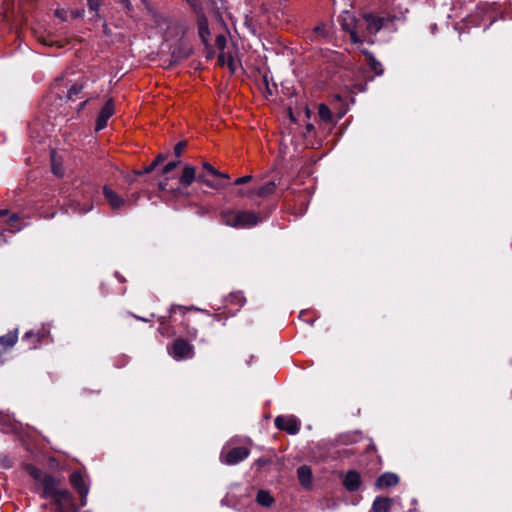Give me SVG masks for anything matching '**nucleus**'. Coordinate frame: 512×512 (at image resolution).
<instances>
[{
	"label": "nucleus",
	"mask_w": 512,
	"mask_h": 512,
	"mask_svg": "<svg viewBox=\"0 0 512 512\" xmlns=\"http://www.w3.org/2000/svg\"><path fill=\"white\" fill-rule=\"evenodd\" d=\"M331 29V23L328 22H322L315 26L313 32L319 33V32H328Z\"/></svg>",
	"instance_id": "nucleus-34"
},
{
	"label": "nucleus",
	"mask_w": 512,
	"mask_h": 512,
	"mask_svg": "<svg viewBox=\"0 0 512 512\" xmlns=\"http://www.w3.org/2000/svg\"><path fill=\"white\" fill-rule=\"evenodd\" d=\"M297 477L300 484L305 488H310L312 485V471L309 466L302 465L297 469Z\"/></svg>",
	"instance_id": "nucleus-23"
},
{
	"label": "nucleus",
	"mask_w": 512,
	"mask_h": 512,
	"mask_svg": "<svg viewBox=\"0 0 512 512\" xmlns=\"http://www.w3.org/2000/svg\"><path fill=\"white\" fill-rule=\"evenodd\" d=\"M186 146V143L181 141V142H178L175 147H174V154L177 156V157H180L184 148Z\"/></svg>",
	"instance_id": "nucleus-36"
},
{
	"label": "nucleus",
	"mask_w": 512,
	"mask_h": 512,
	"mask_svg": "<svg viewBox=\"0 0 512 512\" xmlns=\"http://www.w3.org/2000/svg\"><path fill=\"white\" fill-rule=\"evenodd\" d=\"M252 179V176L251 175H245V176H242V177H239L235 180L234 184L235 185H242V184H246L248 182H250Z\"/></svg>",
	"instance_id": "nucleus-37"
},
{
	"label": "nucleus",
	"mask_w": 512,
	"mask_h": 512,
	"mask_svg": "<svg viewBox=\"0 0 512 512\" xmlns=\"http://www.w3.org/2000/svg\"><path fill=\"white\" fill-rule=\"evenodd\" d=\"M166 156L163 154H159L150 165L145 167L143 171L138 172V174H148L151 173L160 163L165 160Z\"/></svg>",
	"instance_id": "nucleus-33"
},
{
	"label": "nucleus",
	"mask_w": 512,
	"mask_h": 512,
	"mask_svg": "<svg viewBox=\"0 0 512 512\" xmlns=\"http://www.w3.org/2000/svg\"><path fill=\"white\" fill-rule=\"evenodd\" d=\"M394 19L390 17H379L373 14H364L360 20L362 27L365 25L369 32H379L380 30H390L393 28Z\"/></svg>",
	"instance_id": "nucleus-7"
},
{
	"label": "nucleus",
	"mask_w": 512,
	"mask_h": 512,
	"mask_svg": "<svg viewBox=\"0 0 512 512\" xmlns=\"http://www.w3.org/2000/svg\"><path fill=\"white\" fill-rule=\"evenodd\" d=\"M344 437L347 438V439L343 440L345 443L356 442L357 439L359 438V435L357 433H354V434L345 435Z\"/></svg>",
	"instance_id": "nucleus-43"
},
{
	"label": "nucleus",
	"mask_w": 512,
	"mask_h": 512,
	"mask_svg": "<svg viewBox=\"0 0 512 512\" xmlns=\"http://www.w3.org/2000/svg\"><path fill=\"white\" fill-rule=\"evenodd\" d=\"M245 301V297L240 291L231 293L227 298V303L229 305H236L238 307L237 310L244 305Z\"/></svg>",
	"instance_id": "nucleus-29"
},
{
	"label": "nucleus",
	"mask_w": 512,
	"mask_h": 512,
	"mask_svg": "<svg viewBox=\"0 0 512 512\" xmlns=\"http://www.w3.org/2000/svg\"><path fill=\"white\" fill-rule=\"evenodd\" d=\"M393 504V499L388 497H376L373 501L370 512H389Z\"/></svg>",
	"instance_id": "nucleus-21"
},
{
	"label": "nucleus",
	"mask_w": 512,
	"mask_h": 512,
	"mask_svg": "<svg viewBox=\"0 0 512 512\" xmlns=\"http://www.w3.org/2000/svg\"><path fill=\"white\" fill-rule=\"evenodd\" d=\"M87 3L92 11H97L100 6L99 0H87Z\"/></svg>",
	"instance_id": "nucleus-40"
},
{
	"label": "nucleus",
	"mask_w": 512,
	"mask_h": 512,
	"mask_svg": "<svg viewBox=\"0 0 512 512\" xmlns=\"http://www.w3.org/2000/svg\"><path fill=\"white\" fill-rule=\"evenodd\" d=\"M195 11L200 9V5L194 0H187Z\"/></svg>",
	"instance_id": "nucleus-44"
},
{
	"label": "nucleus",
	"mask_w": 512,
	"mask_h": 512,
	"mask_svg": "<svg viewBox=\"0 0 512 512\" xmlns=\"http://www.w3.org/2000/svg\"><path fill=\"white\" fill-rule=\"evenodd\" d=\"M399 477L394 473H384L376 480V486L380 489L397 485Z\"/></svg>",
	"instance_id": "nucleus-22"
},
{
	"label": "nucleus",
	"mask_w": 512,
	"mask_h": 512,
	"mask_svg": "<svg viewBox=\"0 0 512 512\" xmlns=\"http://www.w3.org/2000/svg\"><path fill=\"white\" fill-rule=\"evenodd\" d=\"M318 115L320 119L324 122H331L332 121V113L329 109V107L325 104H320L318 107Z\"/></svg>",
	"instance_id": "nucleus-32"
},
{
	"label": "nucleus",
	"mask_w": 512,
	"mask_h": 512,
	"mask_svg": "<svg viewBox=\"0 0 512 512\" xmlns=\"http://www.w3.org/2000/svg\"><path fill=\"white\" fill-rule=\"evenodd\" d=\"M134 317H135V318H137V319H139V320H141V321H144V322L148 321L147 319L142 318V317H138V316H135V315H134Z\"/></svg>",
	"instance_id": "nucleus-50"
},
{
	"label": "nucleus",
	"mask_w": 512,
	"mask_h": 512,
	"mask_svg": "<svg viewBox=\"0 0 512 512\" xmlns=\"http://www.w3.org/2000/svg\"><path fill=\"white\" fill-rule=\"evenodd\" d=\"M209 30V27H208V23L205 19H200L199 20V32H208Z\"/></svg>",
	"instance_id": "nucleus-42"
},
{
	"label": "nucleus",
	"mask_w": 512,
	"mask_h": 512,
	"mask_svg": "<svg viewBox=\"0 0 512 512\" xmlns=\"http://www.w3.org/2000/svg\"><path fill=\"white\" fill-rule=\"evenodd\" d=\"M362 52L366 55L367 64L371 71H373L375 75L381 76L384 73V68L381 62H379L372 53L365 50H362Z\"/></svg>",
	"instance_id": "nucleus-24"
},
{
	"label": "nucleus",
	"mask_w": 512,
	"mask_h": 512,
	"mask_svg": "<svg viewBox=\"0 0 512 512\" xmlns=\"http://www.w3.org/2000/svg\"><path fill=\"white\" fill-rule=\"evenodd\" d=\"M114 101L112 98L108 99L105 105L100 110L97 120L95 130L100 131L107 126V122L109 118L114 114Z\"/></svg>",
	"instance_id": "nucleus-13"
},
{
	"label": "nucleus",
	"mask_w": 512,
	"mask_h": 512,
	"mask_svg": "<svg viewBox=\"0 0 512 512\" xmlns=\"http://www.w3.org/2000/svg\"><path fill=\"white\" fill-rule=\"evenodd\" d=\"M30 474H31V476H33V478H35L36 480H38V481H41V482H42V478H43V477H42V474H41V471H40V470H38V469H36V468L32 467V468L30 469Z\"/></svg>",
	"instance_id": "nucleus-39"
},
{
	"label": "nucleus",
	"mask_w": 512,
	"mask_h": 512,
	"mask_svg": "<svg viewBox=\"0 0 512 512\" xmlns=\"http://www.w3.org/2000/svg\"><path fill=\"white\" fill-rule=\"evenodd\" d=\"M179 163H180V161H171V162L167 163L163 167L162 174L163 175L169 174L171 171H173L178 166Z\"/></svg>",
	"instance_id": "nucleus-35"
},
{
	"label": "nucleus",
	"mask_w": 512,
	"mask_h": 512,
	"mask_svg": "<svg viewBox=\"0 0 512 512\" xmlns=\"http://www.w3.org/2000/svg\"><path fill=\"white\" fill-rule=\"evenodd\" d=\"M51 165H52V172L57 177H62L64 175V169H63L61 163L58 161L57 156L54 152L51 154Z\"/></svg>",
	"instance_id": "nucleus-31"
},
{
	"label": "nucleus",
	"mask_w": 512,
	"mask_h": 512,
	"mask_svg": "<svg viewBox=\"0 0 512 512\" xmlns=\"http://www.w3.org/2000/svg\"><path fill=\"white\" fill-rule=\"evenodd\" d=\"M202 43L205 45L206 58L211 59L215 51L211 47L214 42L219 50L218 63L220 66L227 65L231 73H235L241 65L240 34H199Z\"/></svg>",
	"instance_id": "nucleus-1"
},
{
	"label": "nucleus",
	"mask_w": 512,
	"mask_h": 512,
	"mask_svg": "<svg viewBox=\"0 0 512 512\" xmlns=\"http://www.w3.org/2000/svg\"><path fill=\"white\" fill-rule=\"evenodd\" d=\"M250 454V450L246 447H234L228 450L227 452H223L221 454V460L225 464L235 465L244 459H246Z\"/></svg>",
	"instance_id": "nucleus-11"
},
{
	"label": "nucleus",
	"mask_w": 512,
	"mask_h": 512,
	"mask_svg": "<svg viewBox=\"0 0 512 512\" xmlns=\"http://www.w3.org/2000/svg\"><path fill=\"white\" fill-rule=\"evenodd\" d=\"M338 23L340 24L343 32H355L357 29L362 28L360 21H357L354 15L349 11H343L339 15Z\"/></svg>",
	"instance_id": "nucleus-14"
},
{
	"label": "nucleus",
	"mask_w": 512,
	"mask_h": 512,
	"mask_svg": "<svg viewBox=\"0 0 512 512\" xmlns=\"http://www.w3.org/2000/svg\"><path fill=\"white\" fill-rule=\"evenodd\" d=\"M168 354L176 361H183L194 357V347L188 340L178 337L167 346Z\"/></svg>",
	"instance_id": "nucleus-5"
},
{
	"label": "nucleus",
	"mask_w": 512,
	"mask_h": 512,
	"mask_svg": "<svg viewBox=\"0 0 512 512\" xmlns=\"http://www.w3.org/2000/svg\"><path fill=\"white\" fill-rule=\"evenodd\" d=\"M120 1H121V3H123L125 5L126 8H129V6H130L129 0H120Z\"/></svg>",
	"instance_id": "nucleus-47"
},
{
	"label": "nucleus",
	"mask_w": 512,
	"mask_h": 512,
	"mask_svg": "<svg viewBox=\"0 0 512 512\" xmlns=\"http://www.w3.org/2000/svg\"><path fill=\"white\" fill-rule=\"evenodd\" d=\"M18 340V330L9 331L6 335L0 336V345L12 347Z\"/></svg>",
	"instance_id": "nucleus-27"
},
{
	"label": "nucleus",
	"mask_w": 512,
	"mask_h": 512,
	"mask_svg": "<svg viewBox=\"0 0 512 512\" xmlns=\"http://www.w3.org/2000/svg\"><path fill=\"white\" fill-rule=\"evenodd\" d=\"M312 128H313V126H312L311 124H308V125H307V129H308V130H311Z\"/></svg>",
	"instance_id": "nucleus-51"
},
{
	"label": "nucleus",
	"mask_w": 512,
	"mask_h": 512,
	"mask_svg": "<svg viewBox=\"0 0 512 512\" xmlns=\"http://www.w3.org/2000/svg\"><path fill=\"white\" fill-rule=\"evenodd\" d=\"M213 317H214L215 319L219 320L218 315H214Z\"/></svg>",
	"instance_id": "nucleus-54"
},
{
	"label": "nucleus",
	"mask_w": 512,
	"mask_h": 512,
	"mask_svg": "<svg viewBox=\"0 0 512 512\" xmlns=\"http://www.w3.org/2000/svg\"><path fill=\"white\" fill-rule=\"evenodd\" d=\"M276 187H277V185H276L275 181L271 180V181H268V182L264 183L263 185L259 186L258 188H254V189L248 191L247 193L240 192V195H246L249 197L257 196V197H261V198H266L275 192Z\"/></svg>",
	"instance_id": "nucleus-17"
},
{
	"label": "nucleus",
	"mask_w": 512,
	"mask_h": 512,
	"mask_svg": "<svg viewBox=\"0 0 512 512\" xmlns=\"http://www.w3.org/2000/svg\"><path fill=\"white\" fill-rule=\"evenodd\" d=\"M274 424L277 429L284 430L291 435L297 434L300 430V421L293 415L277 416Z\"/></svg>",
	"instance_id": "nucleus-9"
},
{
	"label": "nucleus",
	"mask_w": 512,
	"mask_h": 512,
	"mask_svg": "<svg viewBox=\"0 0 512 512\" xmlns=\"http://www.w3.org/2000/svg\"><path fill=\"white\" fill-rule=\"evenodd\" d=\"M256 501L263 507H270L274 503V498L268 491L259 490L256 495Z\"/></svg>",
	"instance_id": "nucleus-26"
},
{
	"label": "nucleus",
	"mask_w": 512,
	"mask_h": 512,
	"mask_svg": "<svg viewBox=\"0 0 512 512\" xmlns=\"http://www.w3.org/2000/svg\"><path fill=\"white\" fill-rule=\"evenodd\" d=\"M41 484L43 487L42 497L44 498H50L62 490V488H60L59 480L50 475H45L42 478Z\"/></svg>",
	"instance_id": "nucleus-16"
},
{
	"label": "nucleus",
	"mask_w": 512,
	"mask_h": 512,
	"mask_svg": "<svg viewBox=\"0 0 512 512\" xmlns=\"http://www.w3.org/2000/svg\"><path fill=\"white\" fill-rule=\"evenodd\" d=\"M305 112H306V115L308 116L309 115V110L307 107H305Z\"/></svg>",
	"instance_id": "nucleus-52"
},
{
	"label": "nucleus",
	"mask_w": 512,
	"mask_h": 512,
	"mask_svg": "<svg viewBox=\"0 0 512 512\" xmlns=\"http://www.w3.org/2000/svg\"><path fill=\"white\" fill-rule=\"evenodd\" d=\"M70 483L73 488L79 493L81 498V505L86 504V497L89 492V487L86 484L85 478L81 472L75 471L70 476Z\"/></svg>",
	"instance_id": "nucleus-12"
},
{
	"label": "nucleus",
	"mask_w": 512,
	"mask_h": 512,
	"mask_svg": "<svg viewBox=\"0 0 512 512\" xmlns=\"http://www.w3.org/2000/svg\"><path fill=\"white\" fill-rule=\"evenodd\" d=\"M8 211L7 210H0V218L4 217L5 215H7Z\"/></svg>",
	"instance_id": "nucleus-48"
},
{
	"label": "nucleus",
	"mask_w": 512,
	"mask_h": 512,
	"mask_svg": "<svg viewBox=\"0 0 512 512\" xmlns=\"http://www.w3.org/2000/svg\"><path fill=\"white\" fill-rule=\"evenodd\" d=\"M188 309L184 306L180 305H173L170 310V318H173V316L179 312L182 317L183 321L181 322L182 327V333L185 335V337L189 341H193L198 336V330L196 328V325L201 323V320L196 316L187 315Z\"/></svg>",
	"instance_id": "nucleus-3"
},
{
	"label": "nucleus",
	"mask_w": 512,
	"mask_h": 512,
	"mask_svg": "<svg viewBox=\"0 0 512 512\" xmlns=\"http://www.w3.org/2000/svg\"><path fill=\"white\" fill-rule=\"evenodd\" d=\"M103 194L107 202L109 203L112 210L121 209L126 201L123 197H121L118 193L113 191L110 187L104 186Z\"/></svg>",
	"instance_id": "nucleus-20"
},
{
	"label": "nucleus",
	"mask_w": 512,
	"mask_h": 512,
	"mask_svg": "<svg viewBox=\"0 0 512 512\" xmlns=\"http://www.w3.org/2000/svg\"><path fill=\"white\" fill-rule=\"evenodd\" d=\"M256 463H257V464H262V460H261V459H259V460H257V462H256Z\"/></svg>",
	"instance_id": "nucleus-53"
},
{
	"label": "nucleus",
	"mask_w": 512,
	"mask_h": 512,
	"mask_svg": "<svg viewBox=\"0 0 512 512\" xmlns=\"http://www.w3.org/2000/svg\"><path fill=\"white\" fill-rule=\"evenodd\" d=\"M93 209V203L91 201H87L83 204L80 201L73 199L70 201L69 205L63 204L61 210L66 214H85Z\"/></svg>",
	"instance_id": "nucleus-15"
},
{
	"label": "nucleus",
	"mask_w": 512,
	"mask_h": 512,
	"mask_svg": "<svg viewBox=\"0 0 512 512\" xmlns=\"http://www.w3.org/2000/svg\"><path fill=\"white\" fill-rule=\"evenodd\" d=\"M365 36V34H356V33H353V34H350V39L353 43H362L364 41L363 37Z\"/></svg>",
	"instance_id": "nucleus-38"
},
{
	"label": "nucleus",
	"mask_w": 512,
	"mask_h": 512,
	"mask_svg": "<svg viewBox=\"0 0 512 512\" xmlns=\"http://www.w3.org/2000/svg\"><path fill=\"white\" fill-rule=\"evenodd\" d=\"M36 40L43 46L50 48H64L68 41L64 34H35Z\"/></svg>",
	"instance_id": "nucleus-10"
},
{
	"label": "nucleus",
	"mask_w": 512,
	"mask_h": 512,
	"mask_svg": "<svg viewBox=\"0 0 512 512\" xmlns=\"http://www.w3.org/2000/svg\"><path fill=\"white\" fill-rule=\"evenodd\" d=\"M289 116H290V119L292 121H295V118H294L293 113L291 112V110H289Z\"/></svg>",
	"instance_id": "nucleus-49"
},
{
	"label": "nucleus",
	"mask_w": 512,
	"mask_h": 512,
	"mask_svg": "<svg viewBox=\"0 0 512 512\" xmlns=\"http://www.w3.org/2000/svg\"><path fill=\"white\" fill-rule=\"evenodd\" d=\"M159 331L162 335L164 336H169V333H168V328L165 326V320L164 318H161L160 320V327H159Z\"/></svg>",
	"instance_id": "nucleus-41"
},
{
	"label": "nucleus",
	"mask_w": 512,
	"mask_h": 512,
	"mask_svg": "<svg viewBox=\"0 0 512 512\" xmlns=\"http://www.w3.org/2000/svg\"><path fill=\"white\" fill-rule=\"evenodd\" d=\"M361 484V475L356 470H349L343 479V486L349 492L357 491Z\"/></svg>",
	"instance_id": "nucleus-19"
},
{
	"label": "nucleus",
	"mask_w": 512,
	"mask_h": 512,
	"mask_svg": "<svg viewBox=\"0 0 512 512\" xmlns=\"http://www.w3.org/2000/svg\"><path fill=\"white\" fill-rule=\"evenodd\" d=\"M159 188H160V190H166L167 189V182L166 181H160L159 182Z\"/></svg>",
	"instance_id": "nucleus-46"
},
{
	"label": "nucleus",
	"mask_w": 512,
	"mask_h": 512,
	"mask_svg": "<svg viewBox=\"0 0 512 512\" xmlns=\"http://www.w3.org/2000/svg\"><path fill=\"white\" fill-rule=\"evenodd\" d=\"M54 15H55V17L60 19L62 22H65V21H68L69 19H74V18L80 17L82 15V12L78 11V10L68 11L65 9H56L54 11Z\"/></svg>",
	"instance_id": "nucleus-25"
},
{
	"label": "nucleus",
	"mask_w": 512,
	"mask_h": 512,
	"mask_svg": "<svg viewBox=\"0 0 512 512\" xmlns=\"http://www.w3.org/2000/svg\"><path fill=\"white\" fill-rule=\"evenodd\" d=\"M202 168L205 170L204 174L206 175L207 178H208V175H210V176L217 177V178L229 179V175L228 174L220 172L219 170L214 168L208 162H204L202 164Z\"/></svg>",
	"instance_id": "nucleus-28"
},
{
	"label": "nucleus",
	"mask_w": 512,
	"mask_h": 512,
	"mask_svg": "<svg viewBox=\"0 0 512 512\" xmlns=\"http://www.w3.org/2000/svg\"><path fill=\"white\" fill-rule=\"evenodd\" d=\"M49 337V329L42 326L38 329L27 331L22 337V343L27 349L32 350L38 348L42 343L48 342Z\"/></svg>",
	"instance_id": "nucleus-6"
},
{
	"label": "nucleus",
	"mask_w": 512,
	"mask_h": 512,
	"mask_svg": "<svg viewBox=\"0 0 512 512\" xmlns=\"http://www.w3.org/2000/svg\"><path fill=\"white\" fill-rule=\"evenodd\" d=\"M194 181H198L207 187L211 189H221L225 185L221 181H212L209 178L206 177V175L203 173H199L196 175V169L191 165H185L183 168V172L181 176L179 177V183L187 188L189 187Z\"/></svg>",
	"instance_id": "nucleus-4"
},
{
	"label": "nucleus",
	"mask_w": 512,
	"mask_h": 512,
	"mask_svg": "<svg viewBox=\"0 0 512 512\" xmlns=\"http://www.w3.org/2000/svg\"><path fill=\"white\" fill-rule=\"evenodd\" d=\"M50 498L55 512H70L73 502L72 496L68 490L62 489Z\"/></svg>",
	"instance_id": "nucleus-8"
},
{
	"label": "nucleus",
	"mask_w": 512,
	"mask_h": 512,
	"mask_svg": "<svg viewBox=\"0 0 512 512\" xmlns=\"http://www.w3.org/2000/svg\"><path fill=\"white\" fill-rule=\"evenodd\" d=\"M83 88H84L83 81L73 84L67 92V99L72 100V101L75 100Z\"/></svg>",
	"instance_id": "nucleus-30"
},
{
	"label": "nucleus",
	"mask_w": 512,
	"mask_h": 512,
	"mask_svg": "<svg viewBox=\"0 0 512 512\" xmlns=\"http://www.w3.org/2000/svg\"><path fill=\"white\" fill-rule=\"evenodd\" d=\"M223 224L233 228H250L257 225L258 216L251 211L225 210L220 214Z\"/></svg>",
	"instance_id": "nucleus-2"
},
{
	"label": "nucleus",
	"mask_w": 512,
	"mask_h": 512,
	"mask_svg": "<svg viewBox=\"0 0 512 512\" xmlns=\"http://www.w3.org/2000/svg\"><path fill=\"white\" fill-rule=\"evenodd\" d=\"M192 53V47L188 45L183 38L178 40V43L171 50V58L174 62L189 57Z\"/></svg>",
	"instance_id": "nucleus-18"
},
{
	"label": "nucleus",
	"mask_w": 512,
	"mask_h": 512,
	"mask_svg": "<svg viewBox=\"0 0 512 512\" xmlns=\"http://www.w3.org/2000/svg\"><path fill=\"white\" fill-rule=\"evenodd\" d=\"M18 220V216L16 214H13L12 216H10L9 218V224L12 225L14 222H16Z\"/></svg>",
	"instance_id": "nucleus-45"
}]
</instances>
